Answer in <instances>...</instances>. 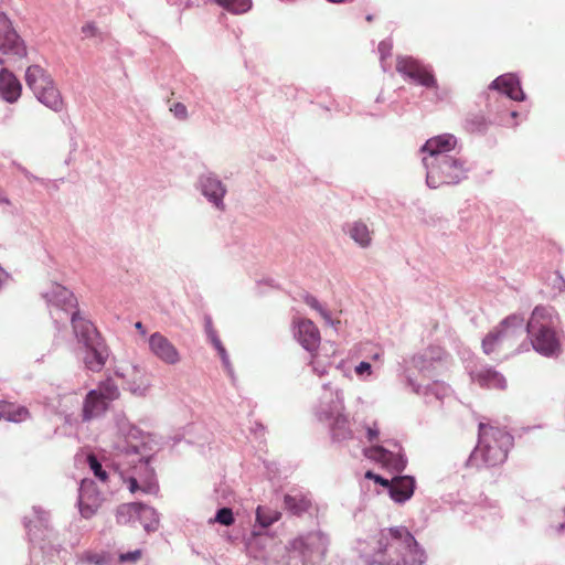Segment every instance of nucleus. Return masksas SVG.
<instances>
[{"mask_svg":"<svg viewBox=\"0 0 565 565\" xmlns=\"http://www.w3.org/2000/svg\"><path fill=\"white\" fill-rule=\"evenodd\" d=\"M361 557L365 565H423L425 551L405 526L382 529Z\"/></svg>","mask_w":565,"mask_h":565,"instance_id":"nucleus-1","label":"nucleus"},{"mask_svg":"<svg viewBox=\"0 0 565 565\" xmlns=\"http://www.w3.org/2000/svg\"><path fill=\"white\" fill-rule=\"evenodd\" d=\"M116 426L118 433L124 437V445L118 446V448L126 454H140L141 469L145 470L146 475L142 484L139 483L137 478L129 477L127 480L129 491L135 493L140 490L143 493L156 494L159 491V484L156 480L154 470L150 467L152 455H143L149 436L129 423L124 414L116 416Z\"/></svg>","mask_w":565,"mask_h":565,"instance_id":"nucleus-2","label":"nucleus"},{"mask_svg":"<svg viewBox=\"0 0 565 565\" xmlns=\"http://www.w3.org/2000/svg\"><path fill=\"white\" fill-rule=\"evenodd\" d=\"M558 315L551 306L537 305L523 330L531 340L533 350L542 356L555 358L562 352L561 339L556 333Z\"/></svg>","mask_w":565,"mask_h":565,"instance_id":"nucleus-3","label":"nucleus"},{"mask_svg":"<svg viewBox=\"0 0 565 565\" xmlns=\"http://www.w3.org/2000/svg\"><path fill=\"white\" fill-rule=\"evenodd\" d=\"M513 443L514 438L509 431L480 423L478 444L468 457L466 467L480 469L503 463Z\"/></svg>","mask_w":565,"mask_h":565,"instance_id":"nucleus-4","label":"nucleus"},{"mask_svg":"<svg viewBox=\"0 0 565 565\" xmlns=\"http://www.w3.org/2000/svg\"><path fill=\"white\" fill-rule=\"evenodd\" d=\"M72 328L77 342L84 349L85 367L92 372H100L110 354L106 341L94 323L81 317L78 311L72 313Z\"/></svg>","mask_w":565,"mask_h":565,"instance_id":"nucleus-5","label":"nucleus"},{"mask_svg":"<svg viewBox=\"0 0 565 565\" xmlns=\"http://www.w3.org/2000/svg\"><path fill=\"white\" fill-rule=\"evenodd\" d=\"M423 164L426 169V184L430 189L458 184L467 179L469 171L465 160L450 154L423 158Z\"/></svg>","mask_w":565,"mask_h":565,"instance_id":"nucleus-6","label":"nucleus"},{"mask_svg":"<svg viewBox=\"0 0 565 565\" xmlns=\"http://www.w3.org/2000/svg\"><path fill=\"white\" fill-rule=\"evenodd\" d=\"M329 536L321 530L300 533L286 545L287 551L300 558L302 565H321L326 558Z\"/></svg>","mask_w":565,"mask_h":565,"instance_id":"nucleus-7","label":"nucleus"},{"mask_svg":"<svg viewBox=\"0 0 565 565\" xmlns=\"http://www.w3.org/2000/svg\"><path fill=\"white\" fill-rule=\"evenodd\" d=\"M26 86L36 99L55 113L63 109L64 103L51 74L38 64L30 65L24 75Z\"/></svg>","mask_w":565,"mask_h":565,"instance_id":"nucleus-8","label":"nucleus"},{"mask_svg":"<svg viewBox=\"0 0 565 565\" xmlns=\"http://www.w3.org/2000/svg\"><path fill=\"white\" fill-rule=\"evenodd\" d=\"M42 296L46 300L50 316L57 330H61L66 321L70 320L72 322L73 312H79L77 300L73 292L60 284H52Z\"/></svg>","mask_w":565,"mask_h":565,"instance_id":"nucleus-9","label":"nucleus"},{"mask_svg":"<svg viewBox=\"0 0 565 565\" xmlns=\"http://www.w3.org/2000/svg\"><path fill=\"white\" fill-rule=\"evenodd\" d=\"M524 317L520 313H512L505 317L499 326L490 331L482 340V351L490 355L497 352L504 340L514 338L523 332Z\"/></svg>","mask_w":565,"mask_h":565,"instance_id":"nucleus-10","label":"nucleus"},{"mask_svg":"<svg viewBox=\"0 0 565 565\" xmlns=\"http://www.w3.org/2000/svg\"><path fill=\"white\" fill-rule=\"evenodd\" d=\"M396 71L407 79L426 88H437V79L429 65L412 56H397Z\"/></svg>","mask_w":565,"mask_h":565,"instance_id":"nucleus-11","label":"nucleus"},{"mask_svg":"<svg viewBox=\"0 0 565 565\" xmlns=\"http://www.w3.org/2000/svg\"><path fill=\"white\" fill-rule=\"evenodd\" d=\"M195 188L214 209L217 211L225 210L224 198L227 188L216 173L212 171L201 173L198 177Z\"/></svg>","mask_w":565,"mask_h":565,"instance_id":"nucleus-12","label":"nucleus"},{"mask_svg":"<svg viewBox=\"0 0 565 565\" xmlns=\"http://www.w3.org/2000/svg\"><path fill=\"white\" fill-rule=\"evenodd\" d=\"M323 393L316 407V416L319 422L329 423L343 415V394L339 390H332L330 383L323 384Z\"/></svg>","mask_w":565,"mask_h":565,"instance_id":"nucleus-13","label":"nucleus"},{"mask_svg":"<svg viewBox=\"0 0 565 565\" xmlns=\"http://www.w3.org/2000/svg\"><path fill=\"white\" fill-rule=\"evenodd\" d=\"M0 53L22 58L26 55L23 40L13 29L10 19L0 12Z\"/></svg>","mask_w":565,"mask_h":565,"instance_id":"nucleus-14","label":"nucleus"},{"mask_svg":"<svg viewBox=\"0 0 565 565\" xmlns=\"http://www.w3.org/2000/svg\"><path fill=\"white\" fill-rule=\"evenodd\" d=\"M148 348L150 353L166 365H177L181 362L178 348L159 331L149 335Z\"/></svg>","mask_w":565,"mask_h":565,"instance_id":"nucleus-15","label":"nucleus"},{"mask_svg":"<svg viewBox=\"0 0 565 565\" xmlns=\"http://www.w3.org/2000/svg\"><path fill=\"white\" fill-rule=\"evenodd\" d=\"M103 499L92 479H83L78 487L77 507L84 519H90L97 512Z\"/></svg>","mask_w":565,"mask_h":565,"instance_id":"nucleus-16","label":"nucleus"},{"mask_svg":"<svg viewBox=\"0 0 565 565\" xmlns=\"http://www.w3.org/2000/svg\"><path fill=\"white\" fill-rule=\"evenodd\" d=\"M35 520L25 524L30 542L38 545L41 550L45 548L46 542L52 543L54 531L49 523V513L41 508H34Z\"/></svg>","mask_w":565,"mask_h":565,"instance_id":"nucleus-17","label":"nucleus"},{"mask_svg":"<svg viewBox=\"0 0 565 565\" xmlns=\"http://www.w3.org/2000/svg\"><path fill=\"white\" fill-rule=\"evenodd\" d=\"M489 88L500 92L512 100L523 102L526 98V95L521 87L520 78L513 73H507L498 76L491 82Z\"/></svg>","mask_w":565,"mask_h":565,"instance_id":"nucleus-18","label":"nucleus"},{"mask_svg":"<svg viewBox=\"0 0 565 565\" xmlns=\"http://www.w3.org/2000/svg\"><path fill=\"white\" fill-rule=\"evenodd\" d=\"M367 458L383 462L397 472H402L407 466V457L404 452H394L383 446H372L364 449Z\"/></svg>","mask_w":565,"mask_h":565,"instance_id":"nucleus-19","label":"nucleus"},{"mask_svg":"<svg viewBox=\"0 0 565 565\" xmlns=\"http://www.w3.org/2000/svg\"><path fill=\"white\" fill-rule=\"evenodd\" d=\"M295 338L308 352H313L320 344V332L311 320H300L295 327Z\"/></svg>","mask_w":565,"mask_h":565,"instance_id":"nucleus-20","label":"nucleus"},{"mask_svg":"<svg viewBox=\"0 0 565 565\" xmlns=\"http://www.w3.org/2000/svg\"><path fill=\"white\" fill-rule=\"evenodd\" d=\"M274 543V536L254 529L252 535L246 541V552L255 559L266 561L268 559V550L271 548Z\"/></svg>","mask_w":565,"mask_h":565,"instance_id":"nucleus-21","label":"nucleus"},{"mask_svg":"<svg viewBox=\"0 0 565 565\" xmlns=\"http://www.w3.org/2000/svg\"><path fill=\"white\" fill-rule=\"evenodd\" d=\"M457 145V138L451 134H441L429 138L422 146L420 151L427 153L425 158H437L448 156Z\"/></svg>","mask_w":565,"mask_h":565,"instance_id":"nucleus-22","label":"nucleus"},{"mask_svg":"<svg viewBox=\"0 0 565 565\" xmlns=\"http://www.w3.org/2000/svg\"><path fill=\"white\" fill-rule=\"evenodd\" d=\"M391 482L387 491L396 503H405L413 497L416 488V480L413 476L399 475L392 478Z\"/></svg>","mask_w":565,"mask_h":565,"instance_id":"nucleus-23","label":"nucleus"},{"mask_svg":"<svg viewBox=\"0 0 565 565\" xmlns=\"http://www.w3.org/2000/svg\"><path fill=\"white\" fill-rule=\"evenodd\" d=\"M22 92L18 77L8 68L0 70V98L9 104L15 103Z\"/></svg>","mask_w":565,"mask_h":565,"instance_id":"nucleus-24","label":"nucleus"},{"mask_svg":"<svg viewBox=\"0 0 565 565\" xmlns=\"http://www.w3.org/2000/svg\"><path fill=\"white\" fill-rule=\"evenodd\" d=\"M107 401L103 398L100 392L90 390L84 399L82 418L84 422H89L96 417L102 416L108 408Z\"/></svg>","mask_w":565,"mask_h":565,"instance_id":"nucleus-25","label":"nucleus"},{"mask_svg":"<svg viewBox=\"0 0 565 565\" xmlns=\"http://www.w3.org/2000/svg\"><path fill=\"white\" fill-rule=\"evenodd\" d=\"M471 379L483 387L499 390H504L507 387L505 377L491 366L481 367L471 372Z\"/></svg>","mask_w":565,"mask_h":565,"instance_id":"nucleus-26","label":"nucleus"},{"mask_svg":"<svg viewBox=\"0 0 565 565\" xmlns=\"http://www.w3.org/2000/svg\"><path fill=\"white\" fill-rule=\"evenodd\" d=\"M285 509L292 515L301 516L312 508V500L301 492L286 493L284 497Z\"/></svg>","mask_w":565,"mask_h":565,"instance_id":"nucleus-27","label":"nucleus"},{"mask_svg":"<svg viewBox=\"0 0 565 565\" xmlns=\"http://www.w3.org/2000/svg\"><path fill=\"white\" fill-rule=\"evenodd\" d=\"M137 520L147 533H153L159 529L160 513L154 508L139 502Z\"/></svg>","mask_w":565,"mask_h":565,"instance_id":"nucleus-28","label":"nucleus"},{"mask_svg":"<svg viewBox=\"0 0 565 565\" xmlns=\"http://www.w3.org/2000/svg\"><path fill=\"white\" fill-rule=\"evenodd\" d=\"M329 424L333 443H342L353 438V431L350 429L348 417L344 414L329 422Z\"/></svg>","mask_w":565,"mask_h":565,"instance_id":"nucleus-29","label":"nucleus"},{"mask_svg":"<svg viewBox=\"0 0 565 565\" xmlns=\"http://www.w3.org/2000/svg\"><path fill=\"white\" fill-rule=\"evenodd\" d=\"M450 393V387L439 381H435L424 386L422 395L425 397L426 403L430 404L433 398L436 401H443Z\"/></svg>","mask_w":565,"mask_h":565,"instance_id":"nucleus-30","label":"nucleus"},{"mask_svg":"<svg viewBox=\"0 0 565 565\" xmlns=\"http://www.w3.org/2000/svg\"><path fill=\"white\" fill-rule=\"evenodd\" d=\"M347 233L361 247H367L371 244L370 231L363 222L349 224Z\"/></svg>","mask_w":565,"mask_h":565,"instance_id":"nucleus-31","label":"nucleus"},{"mask_svg":"<svg viewBox=\"0 0 565 565\" xmlns=\"http://www.w3.org/2000/svg\"><path fill=\"white\" fill-rule=\"evenodd\" d=\"M281 518V513L267 505H258L256 509V525L267 530Z\"/></svg>","mask_w":565,"mask_h":565,"instance_id":"nucleus-32","label":"nucleus"},{"mask_svg":"<svg viewBox=\"0 0 565 565\" xmlns=\"http://www.w3.org/2000/svg\"><path fill=\"white\" fill-rule=\"evenodd\" d=\"M139 502L120 504L116 510V521L119 524H127L137 520Z\"/></svg>","mask_w":565,"mask_h":565,"instance_id":"nucleus-33","label":"nucleus"},{"mask_svg":"<svg viewBox=\"0 0 565 565\" xmlns=\"http://www.w3.org/2000/svg\"><path fill=\"white\" fill-rule=\"evenodd\" d=\"M233 14H243L250 10L252 0H212Z\"/></svg>","mask_w":565,"mask_h":565,"instance_id":"nucleus-34","label":"nucleus"},{"mask_svg":"<svg viewBox=\"0 0 565 565\" xmlns=\"http://www.w3.org/2000/svg\"><path fill=\"white\" fill-rule=\"evenodd\" d=\"M303 301L312 309H315L316 311H318L320 313V316L323 318V320L326 321L327 324L333 327L334 329H337V326L340 324V321L339 320H333L330 312L324 309L321 303L319 302V300L310 295V294H306L303 296Z\"/></svg>","mask_w":565,"mask_h":565,"instance_id":"nucleus-35","label":"nucleus"},{"mask_svg":"<svg viewBox=\"0 0 565 565\" xmlns=\"http://www.w3.org/2000/svg\"><path fill=\"white\" fill-rule=\"evenodd\" d=\"M96 391L100 392L103 398L107 401V404L119 396L118 386L111 380L102 382Z\"/></svg>","mask_w":565,"mask_h":565,"instance_id":"nucleus-36","label":"nucleus"},{"mask_svg":"<svg viewBox=\"0 0 565 565\" xmlns=\"http://www.w3.org/2000/svg\"><path fill=\"white\" fill-rule=\"evenodd\" d=\"M87 463L94 476L102 482H106L109 478L108 472L95 455H88Z\"/></svg>","mask_w":565,"mask_h":565,"instance_id":"nucleus-37","label":"nucleus"},{"mask_svg":"<svg viewBox=\"0 0 565 565\" xmlns=\"http://www.w3.org/2000/svg\"><path fill=\"white\" fill-rule=\"evenodd\" d=\"M211 523H218L224 526H230L235 522L233 510L228 507H222L217 509L213 519L210 520Z\"/></svg>","mask_w":565,"mask_h":565,"instance_id":"nucleus-38","label":"nucleus"},{"mask_svg":"<svg viewBox=\"0 0 565 565\" xmlns=\"http://www.w3.org/2000/svg\"><path fill=\"white\" fill-rule=\"evenodd\" d=\"M204 331H205L207 340L214 347L215 350L223 347V343H222L216 330L213 327L212 318L209 315L204 316Z\"/></svg>","mask_w":565,"mask_h":565,"instance_id":"nucleus-39","label":"nucleus"},{"mask_svg":"<svg viewBox=\"0 0 565 565\" xmlns=\"http://www.w3.org/2000/svg\"><path fill=\"white\" fill-rule=\"evenodd\" d=\"M439 356H434L431 353L425 352L423 354H417L413 358V364L420 372H428L429 367L433 365L435 360H439Z\"/></svg>","mask_w":565,"mask_h":565,"instance_id":"nucleus-40","label":"nucleus"},{"mask_svg":"<svg viewBox=\"0 0 565 565\" xmlns=\"http://www.w3.org/2000/svg\"><path fill=\"white\" fill-rule=\"evenodd\" d=\"M149 387L150 383L141 377L127 382L128 391L136 396H145Z\"/></svg>","mask_w":565,"mask_h":565,"instance_id":"nucleus-41","label":"nucleus"},{"mask_svg":"<svg viewBox=\"0 0 565 565\" xmlns=\"http://www.w3.org/2000/svg\"><path fill=\"white\" fill-rule=\"evenodd\" d=\"M29 411L24 406H19L13 411H10V406L6 408V418L8 422L20 423L29 417Z\"/></svg>","mask_w":565,"mask_h":565,"instance_id":"nucleus-42","label":"nucleus"},{"mask_svg":"<svg viewBox=\"0 0 565 565\" xmlns=\"http://www.w3.org/2000/svg\"><path fill=\"white\" fill-rule=\"evenodd\" d=\"M467 125L471 131L483 132L487 129V120L483 115H473L467 119Z\"/></svg>","mask_w":565,"mask_h":565,"instance_id":"nucleus-43","label":"nucleus"},{"mask_svg":"<svg viewBox=\"0 0 565 565\" xmlns=\"http://www.w3.org/2000/svg\"><path fill=\"white\" fill-rule=\"evenodd\" d=\"M392 49H393V44H392V41L388 39L381 41L377 46V51L380 53L381 65H382V68L384 72L387 71L386 65H385V58L391 55Z\"/></svg>","mask_w":565,"mask_h":565,"instance_id":"nucleus-44","label":"nucleus"},{"mask_svg":"<svg viewBox=\"0 0 565 565\" xmlns=\"http://www.w3.org/2000/svg\"><path fill=\"white\" fill-rule=\"evenodd\" d=\"M173 116L179 120H186L189 117L188 108L183 103L177 102L170 107Z\"/></svg>","mask_w":565,"mask_h":565,"instance_id":"nucleus-45","label":"nucleus"},{"mask_svg":"<svg viewBox=\"0 0 565 565\" xmlns=\"http://www.w3.org/2000/svg\"><path fill=\"white\" fill-rule=\"evenodd\" d=\"M82 33L84 38H100V40H103L102 33L95 22H87L84 24L82 26Z\"/></svg>","mask_w":565,"mask_h":565,"instance_id":"nucleus-46","label":"nucleus"},{"mask_svg":"<svg viewBox=\"0 0 565 565\" xmlns=\"http://www.w3.org/2000/svg\"><path fill=\"white\" fill-rule=\"evenodd\" d=\"M220 358H221V361H222V364L224 366V369L226 370L227 374L233 377L234 375V370H233V366L231 364V361H230V356L227 354V351L226 349L223 347L216 349Z\"/></svg>","mask_w":565,"mask_h":565,"instance_id":"nucleus-47","label":"nucleus"},{"mask_svg":"<svg viewBox=\"0 0 565 565\" xmlns=\"http://www.w3.org/2000/svg\"><path fill=\"white\" fill-rule=\"evenodd\" d=\"M365 479L373 480L376 484H380L388 490L390 484L392 483L391 480L384 478L383 476L375 473L372 470H367L364 475Z\"/></svg>","mask_w":565,"mask_h":565,"instance_id":"nucleus-48","label":"nucleus"},{"mask_svg":"<svg viewBox=\"0 0 565 565\" xmlns=\"http://www.w3.org/2000/svg\"><path fill=\"white\" fill-rule=\"evenodd\" d=\"M355 373L361 379H366L372 374V364L367 361H361L355 366Z\"/></svg>","mask_w":565,"mask_h":565,"instance_id":"nucleus-49","label":"nucleus"},{"mask_svg":"<svg viewBox=\"0 0 565 565\" xmlns=\"http://www.w3.org/2000/svg\"><path fill=\"white\" fill-rule=\"evenodd\" d=\"M141 557V551L135 550L126 553H120L118 559L120 563H135Z\"/></svg>","mask_w":565,"mask_h":565,"instance_id":"nucleus-50","label":"nucleus"},{"mask_svg":"<svg viewBox=\"0 0 565 565\" xmlns=\"http://www.w3.org/2000/svg\"><path fill=\"white\" fill-rule=\"evenodd\" d=\"M107 557H108L107 554L90 553L87 555L86 559L90 564L99 565V564L107 563Z\"/></svg>","mask_w":565,"mask_h":565,"instance_id":"nucleus-51","label":"nucleus"},{"mask_svg":"<svg viewBox=\"0 0 565 565\" xmlns=\"http://www.w3.org/2000/svg\"><path fill=\"white\" fill-rule=\"evenodd\" d=\"M379 435H380V429H379L376 423H374L372 426H366V438L370 443H373L374 440H376Z\"/></svg>","mask_w":565,"mask_h":565,"instance_id":"nucleus-52","label":"nucleus"},{"mask_svg":"<svg viewBox=\"0 0 565 565\" xmlns=\"http://www.w3.org/2000/svg\"><path fill=\"white\" fill-rule=\"evenodd\" d=\"M406 383L415 394L422 395L424 387L419 385L412 376H406Z\"/></svg>","mask_w":565,"mask_h":565,"instance_id":"nucleus-53","label":"nucleus"},{"mask_svg":"<svg viewBox=\"0 0 565 565\" xmlns=\"http://www.w3.org/2000/svg\"><path fill=\"white\" fill-rule=\"evenodd\" d=\"M18 169L24 174V177L29 180V181H39L41 182L42 184H45L46 181L44 179H40L38 178L36 175L32 174L29 170H26L24 167L18 164L17 166Z\"/></svg>","mask_w":565,"mask_h":565,"instance_id":"nucleus-54","label":"nucleus"},{"mask_svg":"<svg viewBox=\"0 0 565 565\" xmlns=\"http://www.w3.org/2000/svg\"><path fill=\"white\" fill-rule=\"evenodd\" d=\"M311 365H312L313 373L317 374L320 377L328 373L326 366L321 365L317 361H312Z\"/></svg>","mask_w":565,"mask_h":565,"instance_id":"nucleus-55","label":"nucleus"},{"mask_svg":"<svg viewBox=\"0 0 565 565\" xmlns=\"http://www.w3.org/2000/svg\"><path fill=\"white\" fill-rule=\"evenodd\" d=\"M252 431L255 434V435H258V434H264L265 431V426L262 424V423H258L256 422L254 424V426L252 427Z\"/></svg>","mask_w":565,"mask_h":565,"instance_id":"nucleus-56","label":"nucleus"},{"mask_svg":"<svg viewBox=\"0 0 565 565\" xmlns=\"http://www.w3.org/2000/svg\"><path fill=\"white\" fill-rule=\"evenodd\" d=\"M135 328H136V330H138V331H139V333H140L141 335H145V334L147 333L146 328H145V326H143V323H142L141 321H137V322L135 323Z\"/></svg>","mask_w":565,"mask_h":565,"instance_id":"nucleus-57","label":"nucleus"},{"mask_svg":"<svg viewBox=\"0 0 565 565\" xmlns=\"http://www.w3.org/2000/svg\"><path fill=\"white\" fill-rule=\"evenodd\" d=\"M9 277L8 273L0 266V288L2 287L3 282Z\"/></svg>","mask_w":565,"mask_h":565,"instance_id":"nucleus-58","label":"nucleus"},{"mask_svg":"<svg viewBox=\"0 0 565 565\" xmlns=\"http://www.w3.org/2000/svg\"><path fill=\"white\" fill-rule=\"evenodd\" d=\"M7 407H8L7 403L3 401H0V418H3L6 416Z\"/></svg>","mask_w":565,"mask_h":565,"instance_id":"nucleus-59","label":"nucleus"},{"mask_svg":"<svg viewBox=\"0 0 565 565\" xmlns=\"http://www.w3.org/2000/svg\"><path fill=\"white\" fill-rule=\"evenodd\" d=\"M0 203L9 204L10 201L4 194V191L0 188Z\"/></svg>","mask_w":565,"mask_h":565,"instance_id":"nucleus-60","label":"nucleus"},{"mask_svg":"<svg viewBox=\"0 0 565 565\" xmlns=\"http://www.w3.org/2000/svg\"><path fill=\"white\" fill-rule=\"evenodd\" d=\"M328 2H331V3H342V2H345L347 0H327Z\"/></svg>","mask_w":565,"mask_h":565,"instance_id":"nucleus-61","label":"nucleus"},{"mask_svg":"<svg viewBox=\"0 0 565 565\" xmlns=\"http://www.w3.org/2000/svg\"><path fill=\"white\" fill-rule=\"evenodd\" d=\"M556 276H557V279H559V281L562 282V285H564V279H563V277H562L558 273H556Z\"/></svg>","mask_w":565,"mask_h":565,"instance_id":"nucleus-62","label":"nucleus"},{"mask_svg":"<svg viewBox=\"0 0 565 565\" xmlns=\"http://www.w3.org/2000/svg\"><path fill=\"white\" fill-rule=\"evenodd\" d=\"M365 19H366V21L371 22V21H373V15L372 14H367Z\"/></svg>","mask_w":565,"mask_h":565,"instance_id":"nucleus-63","label":"nucleus"},{"mask_svg":"<svg viewBox=\"0 0 565 565\" xmlns=\"http://www.w3.org/2000/svg\"><path fill=\"white\" fill-rule=\"evenodd\" d=\"M266 282H267L268 285H270L271 287H275V286H274V284H273V282H274V281H273V279H268V280H266Z\"/></svg>","mask_w":565,"mask_h":565,"instance_id":"nucleus-64","label":"nucleus"}]
</instances>
